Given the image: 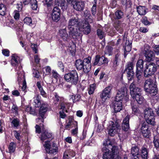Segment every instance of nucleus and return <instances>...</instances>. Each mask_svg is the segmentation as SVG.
Segmentation results:
<instances>
[{
  "instance_id": "f257e3e1",
  "label": "nucleus",
  "mask_w": 159,
  "mask_h": 159,
  "mask_svg": "<svg viewBox=\"0 0 159 159\" xmlns=\"http://www.w3.org/2000/svg\"><path fill=\"white\" fill-rule=\"evenodd\" d=\"M103 145V159H121L118 155V148L116 146L113 145L110 140H105Z\"/></svg>"
},
{
  "instance_id": "f03ea898",
  "label": "nucleus",
  "mask_w": 159,
  "mask_h": 159,
  "mask_svg": "<svg viewBox=\"0 0 159 159\" xmlns=\"http://www.w3.org/2000/svg\"><path fill=\"white\" fill-rule=\"evenodd\" d=\"M20 62V57L16 54H14L11 56V64L13 66H16L15 68L16 71L18 75L17 80L19 83L21 82L22 79L23 80V86L22 89L24 90L26 87V82L25 78L24 72L22 67L20 66H18Z\"/></svg>"
},
{
  "instance_id": "7ed1b4c3",
  "label": "nucleus",
  "mask_w": 159,
  "mask_h": 159,
  "mask_svg": "<svg viewBox=\"0 0 159 159\" xmlns=\"http://www.w3.org/2000/svg\"><path fill=\"white\" fill-rule=\"evenodd\" d=\"M135 82L133 81L129 86L130 93L131 97L135 99L139 104H141L143 102V98L141 95V89L135 86Z\"/></svg>"
},
{
  "instance_id": "20e7f679",
  "label": "nucleus",
  "mask_w": 159,
  "mask_h": 159,
  "mask_svg": "<svg viewBox=\"0 0 159 159\" xmlns=\"http://www.w3.org/2000/svg\"><path fill=\"white\" fill-rule=\"evenodd\" d=\"M156 78L154 77L152 79L146 80L144 85V89L146 92L154 96L157 93L156 84Z\"/></svg>"
},
{
  "instance_id": "39448f33",
  "label": "nucleus",
  "mask_w": 159,
  "mask_h": 159,
  "mask_svg": "<svg viewBox=\"0 0 159 159\" xmlns=\"http://www.w3.org/2000/svg\"><path fill=\"white\" fill-rule=\"evenodd\" d=\"M80 26V25L79 24L77 19L72 18L70 19L68 26L70 35L73 36L74 35H76V34L78 33H80L78 31V28Z\"/></svg>"
},
{
  "instance_id": "423d86ee",
  "label": "nucleus",
  "mask_w": 159,
  "mask_h": 159,
  "mask_svg": "<svg viewBox=\"0 0 159 159\" xmlns=\"http://www.w3.org/2000/svg\"><path fill=\"white\" fill-rule=\"evenodd\" d=\"M64 78L66 82L73 84H76L79 79L77 73L75 70L66 74L64 76Z\"/></svg>"
},
{
  "instance_id": "0eeeda50",
  "label": "nucleus",
  "mask_w": 159,
  "mask_h": 159,
  "mask_svg": "<svg viewBox=\"0 0 159 159\" xmlns=\"http://www.w3.org/2000/svg\"><path fill=\"white\" fill-rule=\"evenodd\" d=\"M108 129V134L113 136L119 131L120 128L117 122L111 121L109 122Z\"/></svg>"
},
{
  "instance_id": "6e6552de",
  "label": "nucleus",
  "mask_w": 159,
  "mask_h": 159,
  "mask_svg": "<svg viewBox=\"0 0 159 159\" xmlns=\"http://www.w3.org/2000/svg\"><path fill=\"white\" fill-rule=\"evenodd\" d=\"M157 70V66L153 62L148 63L146 64L145 69L144 71V75L148 77L153 74Z\"/></svg>"
},
{
  "instance_id": "1a4fd4ad",
  "label": "nucleus",
  "mask_w": 159,
  "mask_h": 159,
  "mask_svg": "<svg viewBox=\"0 0 159 159\" xmlns=\"http://www.w3.org/2000/svg\"><path fill=\"white\" fill-rule=\"evenodd\" d=\"M134 64L133 62H129L127 64L126 68L125 70V71L127 74V77L129 81L132 80L134 76V72L133 70Z\"/></svg>"
},
{
  "instance_id": "9d476101",
  "label": "nucleus",
  "mask_w": 159,
  "mask_h": 159,
  "mask_svg": "<svg viewBox=\"0 0 159 159\" xmlns=\"http://www.w3.org/2000/svg\"><path fill=\"white\" fill-rule=\"evenodd\" d=\"M112 88L111 86H108L106 87L102 91L100 95V97L103 101L105 102L111 97Z\"/></svg>"
},
{
  "instance_id": "9b49d317",
  "label": "nucleus",
  "mask_w": 159,
  "mask_h": 159,
  "mask_svg": "<svg viewBox=\"0 0 159 159\" xmlns=\"http://www.w3.org/2000/svg\"><path fill=\"white\" fill-rule=\"evenodd\" d=\"M43 145L47 153L55 155L58 152V147H56L55 148H51V143L49 141H45L44 144H43Z\"/></svg>"
},
{
  "instance_id": "f8f14e48",
  "label": "nucleus",
  "mask_w": 159,
  "mask_h": 159,
  "mask_svg": "<svg viewBox=\"0 0 159 159\" xmlns=\"http://www.w3.org/2000/svg\"><path fill=\"white\" fill-rule=\"evenodd\" d=\"M61 10L59 8L55 7L52 11L51 16L52 20L56 22H58L60 19Z\"/></svg>"
},
{
  "instance_id": "ddd939ff",
  "label": "nucleus",
  "mask_w": 159,
  "mask_h": 159,
  "mask_svg": "<svg viewBox=\"0 0 159 159\" xmlns=\"http://www.w3.org/2000/svg\"><path fill=\"white\" fill-rule=\"evenodd\" d=\"M90 26L88 23L82 22L81 25L79 26L78 28V31L80 32V31H83L85 34H88L90 31Z\"/></svg>"
},
{
  "instance_id": "4468645a",
  "label": "nucleus",
  "mask_w": 159,
  "mask_h": 159,
  "mask_svg": "<svg viewBox=\"0 0 159 159\" xmlns=\"http://www.w3.org/2000/svg\"><path fill=\"white\" fill-rule=\"evenodd\" d=\"M109 61L107 58L103 56L100 57L99 55H96L95 57L94 65H98L100 66L103 64H107Z\"/></svg>"
},
{
  "instance_id": "2eb2a0df",
  "label": "nucleus",
  "mask_w": 159,
  "mask_h": 159,
  "mask_svg": "<svg viewBox=\"0 0 159 159\" xmlns=\"http://www.w3.org/2000/svg\"><path fill=\"white\" fill-rule=\"evenodd\" d=\"M141 130L144 137L149 138L150 136V131L148 129V125L146 123L143 122L142 124Z\"/></svg>"
},
{
  "instance_id": "dca6fc26",
  "label": "nucleus",
  "mask_w": 159,
  "mask_h": 159,
  "mask_svg": "<svg viewBox=\"0 0 159 159\" xmlns=\"http://www.w3.org/2000/svg\"><path fill=\"white\" fill-rule=\"evenodd\" d=\"M91 57H89L87 58L84 59V62L83 70L85 73L89 72L91 69Z\"/></svg>"
},
{
  "instance_id": "f3484780",
  "label": "nucleus",
  "mask_w": 159,
  "mask_h": 159,
  "mask_svg": "<svg viewBox=\"0 0 159 159\" xmlns=\"http://www.w3.org/2000/svg\"><path fill=\"white\" fill-rule=\"evenodd\" d=\"M41 135L40 137V140L42 143L46 139L50 140L52 138V135L51 133H48L44 130L43 127H42V128Z\"/></svg>"
},
{
  "instance_id": "a211bd4d",
  "label": "nucleus",
  "mask_w": 159,
  "mask_h": 159,
  "mask_svg": "<svg viewBox=\"0 0 159 159\" xmlns=\"http://www.w3.org/2000/svg\"><path fill=\"white\" fill-rule=\"evenodd\" d=\"M126 90V89L125 88L120 89L118 92L115 101L122 102L124 97Z\"/></svg>"
},
{
  "instance_id": "6ab92c4d",
  "label": "nucleus",
  "mask_w": 159,
  "mask_h": 159,
  "mask_svg": "<svg viewBox=\"0 0 159 159\" xmlns=\"http://www.w3.org/2000/svg\"><path fill=\"white\" fill-rule=\"evenodd\" d=\"M131 154H132L131 157L132 159H139V149L138 147L134 146L132 148Z\"/></svg>"
},
{
  "instance_id": "aec40b11",
  "label": "nucleus",
  "mask_w": 159,
  "mask_h": 159,
  "mask_svg": "<svg viewBox=\"0 0 159 159\" xmlns=\"http://www.w3.org/2000/svg\"><path fill=\"white\" fill-rule=\"evenodd\" d=\"M144 55L146 58V60L148 61H150L154 60V53L151 50H145Z\"/></svg>"
},
{
  "instance_id": "412c9836",
  "label": "nucleus",
  "mask_w": 159,
  "mask_h": 159,
  "mask_svg": "<svg viewBox=\"0 0 159 159\" xmlns=\"http://www.w3.org/2000/svg\"><path fill=\"white\" fill-rule=\"evenodd\" d=\"M73 5L75 9L80 11L83 10L84 6V2L82 1L75 2Z\"/></svg>"
},
{
  "instance_id": "4be33fe9",
  "label": "nucleus",
  "mask_w": 159,
  "mask_h": 159,
  "mask_svg": "<svg viewBox=\"0 0 159 159\" xmlns=\"http://www.w3.org/2000/svg\"><path fill=\"white\" fill-rule=\"evenodd\" d=\"M129 116L127 115L123 120L122 124V128L125 131H127L129 129Z\"/></svg>"
},
{
  "instance_id": "5701e85b",
  "label": "nucleus",
  "mask_w": 159,
  "mask_h": 159,
  "mask_svg": "<svg viewBox=\"0 0 159 159\" xmlns=\"http://www.w3.org/2000/svg\"><path fill=\"white\" fill-rule=\"evenodd\" d=\"M122 102L114 101L113 102V108L115 112L120 111L122 109Z\"/></svg>"
},
{
  "instance_id": "b1692460",
  "label": "nucleus",
  "mask_w": 159,
  "mask_h": 159,
  "mask_svg": "<svg viewBox=\"0 0 159 159\" xmlns=\"http://www.w3.org/2000/svg\"><path fill=\"white\" fill-rule=\"evenodd\" d=\"M70 104L65 102H60L59 106V109L61 111H65L67 112V110L69 109Z\"/></svg>"
},
{
  "instance_id": "393cba45",
  "label": "nucleus",
  "mask_w": 159,
  "mask_h": 159,
  "mask_svg": "<svg viewBox=\"0 0 159 159\" xmlns=\"http://www.w3.org/2000/svg\"><path fill=\"white\" fill-rule=\"evenodd\" d=\"M59 34L64 41H66L68 39V35L66 29L59 30Z\"/></svg>"
},
{
  "instance_id": "a878e982",
  "label": "nucleus",
  "mask_w": 159,
  "mask_h": 159,
  "mask_svg": "<svg viewBox=\"0 0 159 159\" xmlns=\"http://www.w3.org/2000/svg\"><path fill=\"white\" fill-rule=\"evenodd\" d=\"M47 111V107L46 105H43L40 107L39 114L43 119L44 118V117H45V114Z\"/></svg>"
},
{
  "instance_id": "bb28decb",
  "label": "nucleus",
  "mask_w": 159,
  "mask_h": 159,
  "mask_svg": "<svg viewBox=\"0 0 159 159\" xmlns=\"http://www.w3.org/2000/svg\"><path fill=\"white\" fill-rule=\"evenodd\" d=\"M84 64V59L83 60H82L80 59H78L77 60L75 61V64L76 68L79 70L83 69Z\"/></svg>"
},
{
  "instance_id": "cd10ccee",
  "label": "nucleus",
  "mask_w": 159,
  "mask_h": 159,
  "mask_svg": "<svg viewBox=\"0 0 159 159\" xmlns=\"http://www.w3.org/2000/svg\"><path fill=\"white\" fill-rule=\"evenodd\" d=\"M84 14L86 17V20L84 22H87L89 23H91L93 21V19L92 17L90 14L89 11H86L84 12Z\"/></svg>"
},
{
  "instance_id": "c85d7f7f",
  "label": "nucleus",
  "mask_w": 159,
  "mask_h": 159,
  "mask_svg": "<svg viewBox=\"0 0 159 159\" xmlns=\"http://www.w3.org/2000/svg\"><path fill=\"white\" fill-rule=\"evenodd\" d=\"M144 113L145 118L149 117H151L154 116L153 111L151 108H147L146 109Z\"/></svg>"
},
{
  "instance_id": "c756f323",
  "label": "nucleus",
  "mask_w": 159,
  "mask_h": 159,
  "mask_svg": "<svg viewBox=\"0 0 159 159\" xmlns=\"http://www.w3.org/2000/svg\"><path fill=\"white\" fill-rule=\"evenodd\" d=\"M141 156L142 159H148V152L147 149L145 147H143L141 151Z\"/></svg>"
},
{
  "instance_id": "7c9ffc66",
  "label": "nucleus",
  "mask_w": 159,
  "mask_h": 159,
  "mask_svg": "<svg viewBox=\"0 0 159 159\" xmlns=\"http://www.w3.org/2000/svg\"><path fill=\"white\" fill-rule=\"evenodd\" d=\"M144 62V61L141 59H139L138 61L136 64L137 70H143Z\"/></svg>"
},
{
  "instance_id": "2f4dec72",
  "label": "nucleus",
  "mask_w": 159,
  "mask_h": 159,
  "mask_svg": "<svg viewBox=\"0 0 159 159\" xmlns=\"http://www.w3.org/2000/svg\"><path fill=\"white\" fill-rule=\"evenodd\" d=\"M75 122H77L74 121V119L72 117H70L68 119V122L65 126L66 129H67L70 130L72 128V125H75Z\"/></svg>"
},
{
  "instance_id": "473e14b6",
  "label": "nucleus",
  "mask_w": 159,
  "mask_h": 159,
  "mask_svg": "<svg viewBox=\"0 0 159 159\" xmlns=\"http://www.w3.org/2000/svg\"><path fill=\"white\" fill-rule=\"evenodd\" d=\"M137 11L139 15H144L146 13V9L144 6H139L137 7Z\"/></svg>"
},
{
  "instance_id": "72a5a7b5",
  "label": "nucleus",
  "mask_w": 159,
  "mask_h": 159,
  "mask_svg": "<svg viewBox=\"0 0 159 159\" xmlns=\"http://www.w3.org/2000/svg\"><path fill=\"white\" fill-rule=\"evenodd\" d=\"M16 144L14 142L11 143L9 146L8 148L9 152L10 153L14 152L16 149Z\"/></svg>"
},
{
  "instance_id": "f704fd0d",
  "label": "nucleus",
  "mask_w": 159,
  "mask_h": 159,
  "mask_svg": "<svg viewBox=\"0 0 159 159\" xmlns=\"http://www.w3.org/2000/svg\"><path fill=\"white\" fill-rule=\"evenodd\" d=\"M147 122L149 124L152 125H154L155 124L154 116L152 117H148L145 118Z\"/></svg>"
},
{
  "instance_id": "c9c22d12",
  "label": "nucleus",
  "mask_w": 159,
  "mask_h": 159,
  "mask_svg": "<svg viewBox=\"0 0 159 159\" xmlns=\"http://www.w3.org/2000/svg\"><path fill=\"white\" fill-rule=\"evenodd\" d=\"M6 11V6L3 4H0V15L2 16H4Z\"/></svg>"
},
{
  "instance_id": "e433bc0d",
  "label": "nucleus",
  "mask_w": 159,
  "mask_h": 159,
  "mask_svg": "<svg viewBox=\"0 0 159 159\" xmlns=\"http://www.w3.org/2000/svg\"><path fill=\"white\" fill-rule=\"evenodd\" d=\"M96 89L95 84H92L90 85L88 89V92L89 95L93 94Z\"/></svg>"
},
{
  "instance_id": "4c0bfd02",
  "label": "nucleus",
  "mask_w": 159,
  "mask_h": 159,
  "mask_svg": "<svg viewBox=\"0 0 159 159\" xmlns=\"http://www.w3.org/2000/svg\"><path fill=\"white\" fill-rule=\"evenodd\" d=\"M131 43L129 41H127L125 47V51L126 52H129L131 50Z\"/></svg>"
},
{
  "instance_id": "58836bf2",
  "label": "nucleus",
  "mask_w": 159,
  "mask_h": 159,
  "mask_svg": "<svg viewBox=\"0 0 159 159\" xmlns=\"http://www.w3.org/2000/svg\"><path fill=\"white\" fill-rule=\"evenodd\" d=\"M131 106L132 111V113L135 115H137L139 113L140 111L137 106L133 105L132 104H131Z\"/></svg>"
},
{
  "instance_id": "ea45409f",
  "label": "nucleus",
  "mask_w": 159,
  "mask_h": 159,
  "mask_svg": "<svg viewBox=\"0 0 159 159\" xmlns=\"http://www.w3.org/2000/svg\"><path fill=\"white\" fill-rule=\"evenodd\" d=\"M115 15L117 19H120L123 17L124 14L122 11L118 10L115 12Z\"/></svg>"
},
{
  "instance_id": "a19ab883",
  "label": "nucleus",
  "mask_w": 159,
  "mask_h": 159,
  "mask_svg": "<svg viewBox=\"0 0 159 159\" xmlns=\"http://www.w3.org/2000/svg\"><path fill=\"white\" fill-rule=\"evenodd\" d=\"M31 7L33 10H36L38 7L37 2L36 0H31Z\"/></svg>"
},
{
  "instance_id": "79ce46f5",
  "label": "nucleus",
  "mask_w": 159,
  "mask_h": 159,
  "mask_svg": "<svg viewBox=\"0 0 159 159\" xmlns=\"http://www.w3.org/2000/svg\"><path fill=\"white\" fill-rule=\"evenodd\" d=\"M80 98V96L79 95L76 96L71 95L70 96V100H72L74 102L79 101Z\"/></svg>"
},
{
  "instance_id": "37998d69",
  "label": "nucleus",
  "mask_w": 159,
  "mask_h": 159,
  "mask_svg": "<svg viewBox=\"0 0 159 159\" xmlns=\"http://www.w3.org/2000/svg\"><path fill=\"white\" fill-rule=\"evenodd\" d=\"M24 23L30 26H31L32 24V21L31 18L29 17H26L24 20Z\"/></svg>"
},
{
  "instance_id": "c03bdc74",
  "label": "nucleus",
  "mask_w": 159,
  "mask_h": 159,
  "mask_svg": "<svg viewBox=\"0 0 159 159\" xmlns=\"http://www.w3.org/2000/svg\"><path fill=\"white\" fill-rule=\"evenodd\" d=\"M142 71V70L138 71L136 70V77L137 79V84H139L140 82Z\"/></svg>"
},
{
  "instance_id": "a18cd8bd",
  "label": "nucleus",
  "mask_w": 159,
  "mask_h": 159,
  "mask_svg": "<svg viewBox=\"0 0 159 159\" xmlns=\"http://www.w3.org/2000/svg\"><path fill=\"white\" fill-rule=\"evenodd\" d=\"M97 34L98 37L101 39H103L105 36L104 32L100 29L97 30Z\"/></svg>"
},
{
  "instance_id": "49530a36",
  "label": "nucleus",
  "mask_w": 159,
  "mask_h": 159,
  "mask_svg": "<svg viewBox=\"0 0 159 159\" xmlns=\"http://www.w3.org/2000/svg\"><path fill=\"white\" fill-rule=\"evenodd\" d=\"M51 75L52 78H54L56 80H57L60 77L59 75L56 71L54 70L52 71Z\"/></svg>"
},
{
  "instance_id": "de8ad7c7",
  "label": "nucleus",
  "mask_w": 159,
  "mask_h": 159,
  "mask_svg": "<svg viewBox=\"0 0 159 159\" xmlns=\"http://www.w3.org/2000/svg\"><path fill=\"white\" fill-rule=\"evenodd\" d=\"M75 128L71 130L72 134L73 135H76L78 133V123L77 122H75Z\"/></svg>"
},
{
  "instance_id": "09e8293b",
  "label": "nucleus",
  "mask_w": 159,
  "mask_h": 159,
  "mask_svg": "<svg viewBox=\"0 0 159 159\" xmlns=\"http://www.w3.org/2000/svg\"><path fill=\"white\" fill-rule=\"evenodd\" d=\"M34 102L36 105H37V107H38L40 104V101L39 100V95L36 96L34 98ZM36 107V106H35Z\"/></svg>"
},
{
  "instance_id": "8fccbe9b",
  "label": "nucleus",
  "mask_w": 159,
  "mask_h": 159,
  "mask_svg": "<svg viewBox=\"0 0 159 159\" xmlns=\"http://www.w3.org/2000/svg\"><path fill=\"white\" fill-rule=\"evenodd\" d=\"M153 143L155 147L156 148H159V139L156 137H154L153 140Z\"/></svg>"
},
{
  "instance_id": "3c124183",
  "label": "nucleus",
  "mask_w": 159,
  "mask_h": 159,
  "mask_svg": "<svg viewBox=\"0 0 159 159\" xmlns=\"http://www.w3.org/2000/svg\"><path fill=\"white\" fill-rule=\"evenodd\" d=\"M11 123L14 127H17L19 125V121L17 119H14L12 120Z\"/></svg>"
},
{
  "instance_id": "603ef678",
  "label": "nucleus",
  "mask_w": 159,
  "mask_h": 159,
  "mask_svg": "<svg viewBox=\"0 0 159 159\" xmlns=\"http://www.w3.org/2000/svg\"><path fill=\"white\" fill-rule=\"evenodd\" d=\"M14 18L16 20H18L20 17V13L19 11L15 10L13 13Z\"/></svg>"
},
{
  "instance_id": "864d4df0",
  "label": "nucleus",
  "mask_w": 159,
  "mask_h": 159,
  "mask_svg": "<svg viewBox=\"0 0 159 159\" xmlns=\"http://www.w3.org/2000/svg\"><path fill=\"white\" fill-rule=\"evenodd\" d=\"M31 48L35 52V53H37L38 52V46L37 44H32L31 45Z\"/></svg>"
},
{
  "instance_id": "5fc2aeb1",
  "label": "nucleus",
  "mask_w": 159,
  "mask_h": 159,
  "mask_svg": "<svg viewBox=\"0 0 159 159\" xmlns=\"http://www.w3.org/2000/svg\"><path fill=\"white\" fill-rule=\"evenodd\" d=\"M33 76L36 78H39V77L40 75L39 71L36 69L33 70Z\"/></svg>"
},
{
  "instance_id": "6e6d98bb",
  "label": "nucleus",
  "mask_w": 159,
  "mask_h": 159,
  "mask_svg": "<svg viewBox=\"0 0 159 159\" xmlns=\"http://www.w3.org/2000/svg\"><path fill=\"white\" fill-rule=\"evenodd\" d=\"M53 0H45L46 5L48 7H51L52 5Z\"/></svg>"
},
{
  "instance_id": "4d7b16f0",
  "label": "nucleus",
  "mask_w": 159,
  "mask_h": 159,
  "mask_svg": "<svg viewBox=\"0 0 159 159\" xmlns=\"http://www.w3.org/2000/svg\"><path fill=\"white\" fill-rule=\"evenodd\" d=\"M2 53L5 56H8L9 55V51L7 49L2 50Z\"/></svg>"
},
{
  "instance_id": "13d9d810",
  "label": "nucleus",
  "mask_w": 159,
  "mask_h": 159,
  "mask_svg": "<svg viewBox=\"0 0 159 159\" xmlns=\"http://www.w3.org/2000/svg\"><path fill=\"white\" fill-rule=\"evenodd\" d=\"M65 111H60L59 112L60 116L61 118H64L66 116V114H65Z\"/></svg>"
},
{
  "instance_id": "bf43d9fd",
  "label": "nucleus",
  "mask_w": 159,
  "mask_h": 159,
  "mask_svg": "<svg viewBox=\"0 0 159 159\" xmlns=\"http://www.w3.org/2000/svg\"><path fill=\"white\" fill-rule=\"evenodd\" d=\"M142 22L145 25H150V23L148 21L146 17H144L143 19Z\"/></svg>"
},
{
  "instance_id": "052dcab7",
  "label": "nucleus",
  "mask_w": 159,
  "mask_h": 159,
  "mask_svg": "<svg viewBox=\"0 0 159 159\" xmlns=\"http://www.w3.org/2000/svg\"><path fill=\"white\" fill-rule=\"evenodd\" d=\"M118 62L114 61L113 62V65L112 67V69L114 70H116V67L118 65Z\"/></svg>"
},
{
  "instance_id": "680f3d73",
  "label": "nucleus",
  "mask_w": 159,
  "mask_h": 159,
  "mask_svg": "<svg viewBox=\"0 0 159 159\" xmlns=\"http://www.w3.org/2000/svg\"><path fill=\"white\" fill-rule=\"evenodd\" d=\"M96 11V5H93L91 11L93 15H95Z\"/></svg>"
},
{
  "instance_id": "e2e57ef3",
  "label": "nucleus",
  "mask_w": 159,
  "mask_h": 159,
  "mask_svg": "<svg viewBox=\"0 0 159 159\" xmlns=\"http://www.w3.org/2000/svg\"><path fill=\"white\" fill-rule=\"evenodd\" d=\"M139 31L140 32L145 33L148 31V30L145 27H142L140 28Z\"/></svg>"
},
{
  "instance_id": "0e129e2a",
  "label": "nucleus",
  "mask_w": 159,
  "mask_h": 159,
  "mask_svg": "<svg viewBox=\"0 0 159 159\" xmlns=\"http://www.w3.org/2000/svg\"><path fill=\"white\" fill-rule=\"evenodd\" d=\"M26 111L30 112V114H34V112L32 110L31 107L30 106H28L26 108Z\"/></svg>"
},
{
  "instance_id": "69168bd1",
  "label": "nucleus",
  "mask_w": 159,
  "mask_h": 159,
  "mask_svg": "<svg viewBox=\"0 0 159 159\" xmlns=\"http://www.w3.org/2000/svg\"><path fill=\"white\" fill-rule=\"evenodd\" d=\"M112 50L113 48L110 46H108L106 48V52L108 53L109 55H111V53Z\"/></svg>"
},
{
  "instance_id": "338daca9",
  "label": "nucleus",
  "mask_w": 159,
  "mask_h": 159,
  "mask_svg": "<svg viewBox=\"0 0 159 159\" xmlns=\"http://www.w3.org/2000/svg\"><path fill=\"white\" fill-rule=\"evenodd\" d=\"M14 136L18 140H19L20 138V134L16 131H14Z\"/></svg>"
},
{
  "instance_id": "774afa93",
  "label": "nucleus",
  "mask_w": 159,
  "mask_h": 159,
  "mask_svg": "<svg viewBox=\"0 0 159 159\" xmlns=\"http://www.w3.org/2000/svg\"><path fill=\"white\" fill-rule=\"evenodd\" d=\"M63 159H71L70 157L68 156L67 151H65L64 153L63 157Z\"/></svg>"
}]
</instances>
